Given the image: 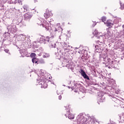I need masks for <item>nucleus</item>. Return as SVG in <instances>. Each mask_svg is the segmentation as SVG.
<instances>
[{"label":"nucleus","instance_id":"obj_19","mask_svg":"<svg viewBox=\"0 0 124 124\" xmlns=\"http://www.w3.org/2000/svg\"><path fill=\"white\" fill-rule=\"evenodd\" d=\"M47 79L48 78H43V79H42L40 81H38L39 85H41V86H42L43 84H44L46 82Z\"/></svg>","mask_w":124,"mask_h":124},{"label":"nucleus","instance_id":"obj_9","mask_svg":"<svg viewBox=\"0 0 124 124\" xmlns=\"http://www.w3.org/2000/svg\"><path fill=\"white\" fill-rule=\"evenodd\" d=\"M32 16L30 13H26L24 15V19L25 21H30Z\"/></svg>","mask_w":124,"mask_h":124},{"label":"nucleus","instance_id":"obj_18","mask_svg":"<svg viewBox=\"0 0 124 124\" xmlns=\"http://www.w3.org/2000/svg\"><path fill=\"white\" fill-rule=\"evenodd\" d=\"M113 66L112 68H117L118 67V62L116 61L113 60Z\"/></svg>","mask_w":124,"mask_h":124},{"label":"nucleus","instance_id":"obj_15","mask_svg":"<svg viewBox=\"0 0 124 124\" xmlns=\"http://www.w3.org/2000/svg\"><path fill=\"white\" fill-rule=\"evenodd\" d=\"M119 118L120 119V122L121 123H124V113H122L119 115Z\"/></svg>","mask_w":124,"mask_h":124},{"label":"nucleus","instance_id":"obj_33","mask_svg":"<svg viewBox=\"0 0 124 124\" xmlns=\"http://www.w3.org/2000/svg\"><path fill=\"white\" fill-rule=\"evenodd\" d=\"M100 43H103V42L102 41V42H100V41H98V44H99V45H101V44Z\"/></svg>","mask_w":124,"mask_h":124},{"label":"nucleus","instance_id":"obj_40","mask_svg":"<svg viewBox=\"0 0 124 124\" xmlns=\"http://www.w3.org/2000/svg\"><path fill=\"white\" fill-rule=\"evenodd\" d=\"M122 28H123V29H124V25H123L122 26Z\"/></svg>","mask_w":124,"mask_h":124},{"label":"nucleus","instance_id":"obj_25","mask_svg":"<svg viewBox=\"0 0 124 124\" xmlns=\"http://www.w3.org/2000/svg\"><path fill=\"white\" fill-rule=\"evenodd\" d=\"M47 87H48V85H47L46 81L41 86V88H43V89H46Z\"/></svg>","mask_w":124,"mask_h":124},{"label":"nucleus","instance_id":"obj_41","mask_svg":"<svg viewBox=\"0 0 124 124\" xmlns=\"http://www.w3.org/2000/svg\"><path fill=\"white\" fill-rule=\"evenodd\" d=\"M0 33H1V30L0 29Z\"/></svg>","mask_w":124,"mask_h":124},{"label":"nucleus","instance_id":"obj_5","mask_svg":"<svg viewBox=\"0 0 124 124\" xmlns=\"http://www.w3.org/2000/svg\"><path fill=\"white\" fill-rule=\"evenodd\" d=\"M7 30L9 32H16L17 31V28L15 25H8Z\"/></svg>","mask_w":124,"mask_h":124},{"label":"nucleus","instance_id":"obj_21","mask_svg":"<svg viewBox=\"0 0 124 124\" xmlns=\"http://www.w3.org/2000/svg\"><path fill=\"white\" fill-rule=\"evenodd\" d=\"M38 63H41L42 64H44V63H45V61L43 59H38Z\"/></svg>","mask_w":124,"mask_h":124},{"label":"nucleus","instance_id":"obj_4","mask_svg":"<svg viewBox=\"0 0 124 124\" xmlns=\"http://www.w3.org/2000/svg\"><path fill=\"white\" fill-rule=\"evenodd\" d=\"M37 24L39 25L40 26H42L43 28H45L46 31H49V28L45 25V23L46 22L43 19H37L36 20Z\"/></svg>","mask_w":124,"mask_h":124},{"label":"nucleus","instance_id":"obj_17","mask_svg":"<svg viewBox=\"0 0 124 124\" xmlns=\"http://www.w3.org/2000/svg\"><path fill=\"white\" fill-rule=\"evenodd\" d=\"M113 66L112 68H117L118 67V62L116 61L113 60Z\"/></svg>","mask_w":124,"mask_h":124},{"label":"nucleus","instance_id":"obj_43","mask_svg":"<svg viewBox=\"0 0 124 124\" xmlns=\"http://www.w3.org/2000/svg\"><path fill=\"white\" fill-rule=\"evenodd\" d=\"M39 56H41V54H39Z\"/></svg>","mask_w":124,"mask_h":124},{"label":"nucleus","instance_id":"obj_16","mask_svg":"<svg viewBox=\"0 0 124 124\" xmlns=\"http://www.w3.org/2000/svg\"><path fill=\"white\" fill-rule=\"evenodd\" d=\"M95 48V52L97 53H101V49L99 48V46L98 45H96Z\"/></svg>","mask_w":124,"mask_h":124},{"label":"nucleus","instance_id":"obj_3","mask_svg":"<svg viewBox=\"0 0 124 124\" xmlns=\"http://www.w3.org/2000/svg\"><path fill=\"white\" fill-rule=\"evenodd\" d=\"M53 38H54V36H52L51 37L46 36V37L44 36H42L40 38V42L46 44V42H49L50 40H51V39H53Z\"/></svg>","mask_w":124,"mask_h":124},{"label":"nucleus","instance_id":"obj_8","mask_svg":"<svg viewBox=\"0 0 124 124\" xmlns=\"http://www.w3.org/2000/svg\"><path fill=\"white\" fill-rule=\"evenodd\" d=\"M117 21V19H114L113 20V23H111L109 20H108L106 22H104L105 25H106L107 27H108V29H111L113 26H114V24H118V22H116Z\"/></svg>","mask_w":124,"mask_h":124},{"label":"nucleus","instance_id":"obj_38","mask_svg":"<svg viewBox=\"0 0 124 124\" xmlns=\"http://www.w3.org/2000/svg\"><path fill=\"white\" fill-rule=\"evenodd\" d=\"M54 31H58V30H57V28H55Z\"/></svg>","mask_w":124,"mask_h":124},{"label":"nucleus","instance_id":"obj_27","mask_svg":"<svg viewBox=\"0 0 124 124\" xmlns=\"http://www.w3.org/2000/svg\"><path fill=\"white\" fill-rule=\"evenodd\" d=\"M50 57V54L49 53H45V55L43 56L44 59L49 58Z\"/></svg>","mask_w":124,"mask_h":124},{"label":"nucleus","instance_id":"obj_44","mask_svg":"<svg viewBox=\"0 0 124 124\" xmlns=\"http://www.w3.org/2000/svg\"><path fill=\"white\" fill-rule=\"evenodd\" d=\"M49 78V79H51V78L49 77V78Z\"/></svg>","mask_w":124,"mask_h":124},{"label":"nucleus","instance_id":"obj_31","mask_svg":"<svg viewBox=\"0 0 124 124\" xmlns=\"http://www.w3.org/2000/svg\"><path fill=\"white\" fill-rule=\"evenodd\" d=\"M93 34H95L96 35H97L98 34V31H97L95 30V31L93 32Z\"/></svg>","mask_w":124,"mask_h":124},{"label":"nucleus","instance_id":"obj_22","mask_svg":"<svg viewBox=\"0 0 124 124\" xmlns=\"http://www.w3.org/2000/svg\"><path fill=\"white\" fill-rule=\"evenodd\" d=\"M63 61H64L65 62H69V56H67L64 57L63 58Z\"/></svg>","mask_w":124,"mask_h":124},{"label":"nucleus","instance_id":"obj_10","mask_svg":"<svg viewBox=\"0 0 124 124\" xmlns=\"http://www.w3.org/2000/svg\"><path fill=\"white\" fill-rule=\"evenodd\" d=\"M111 99L113 101H114V102H115V103L116 104V106L117 105H120V104H121V101L119 99L117 98L116 97L114 96H112Z\"/></svg>","mask_w":124,"mask_h":124},{"label":"nucleus","instance_id":"obj_30","mask_svg":"<svg viewBox=\"0 0 124 124\" xmlns=\"http://www.w3.org/2000/svg\"><path fill=\"white\" fill-rule=\"evenodd\" d=\"M57 57H56V58L58 59V60H60L61 59V55H59V53H57Z\"/></svg>","mask_w":124,"mask_h":124},{"label":"nucleus","instance_id":"obj_14","mask_svg":"<svg viewBox=\"0 0 124 124\" xmlns=\"http://www.w3.org/2000/svg\"><path fill=\"white\" fill-rule=\"evenodd\" d=\"M107 64H108V68H112V67L113 68V66L114 64V63H113V61L109 60Z\"/></svg>","mask_w":124,"mask_h":124},{"label":"nucleus","instance_id":"obj_32","mask_svg":"<svg viewBox=\"0 0 124 124\" xmlns=\"http://www.w3.org/2000/svg\"><path fill=\"white\" fill-rule=\"evenodd\" d=\"M99 58H100V59H103V60H104V57H103V56H102V55H101V54H100Z\"/></svg>","mask_w":124,"mask_h":124},{"label":"nucleus","instance_id":"obj_2","mask_svg":"<svg viewBox=\"0 0 124 124\" xmlns=\"http://www.w3.org/2000/svg\"><path fill=\"white\" fill-rule=\"evenodd\" d=\"M78 124H86L87 122V118H86V115L84 113H80L77 117Z\"/></svg>","mask_w":124,"mask_h":124},{"label":"nucleus","instance_id":"obj_39","mask_svg":"<svg viewBox=\"0 0 124 124\" xmlns=\"http://www.w3.org/2000/svg\"><path fill=\"white\" fill-rule=\"evenodd\" d=\"M34 2H37V0H34Z\"/></svg>","mask_w":124,"mask_h":124},{"label":"nucleus","instance_id":"obj_29","mask_svg":"<svg viewBox=\"0 0 124 124\" xmlns=\"http://www.w3.org/2000/svg\"><path fill=\"white\" fill-rule=\"evenodd\" d=\"M106 17H105V16H103L102 17V22H105V21H106Z\"/></svg>","mask_w":124,"mask_h":124},{"label":"nucleus","instance_id":"obj_11","mask_svg":"<svg viewBox=\"0 0 124 124\" xmlns=\"http://www.w3.org/2000/svg\"><path fill=\"white\" fill-rule=\"evenodd\" d=\"M66 111L67 113L65 114V116L66 117H67L68 115V119H69L70 120H73V119H74V115H73L71 113H70V112L67 109H66Z\"/></svg>","mask_w":124,"mask_h":124},{"label":"nucleus","instance_id":"obj_24","mask_svg":"<svg viewBox=\"0 0 124 124\" xmlns=\"http://www.w3.org/2000/svg\"><path fill=\"white\" fill-rule=\"evenodd\" d=\"M18 2L19 4H22V0H15L13 1V3L16 4Z\"/></svg>","mask_w":124,"mask_h":124},{"label":"nucleus","instance_id":"obj_36","mask_svg":"<svg viewBox=\"0 0 124 124\" xmlns=\"http://www.w3.org/2000/svg\"><path fill=\"white\" fill-rule=\"evenodd\" d=\"M6 33H7V34H9V33H8V32H5L4 35H6Z\"/></svg>","mask_w":124,"mask_h":124},{"label":"nucleus","instance_id":"obj_23","mask_svg":"<svg viewBox=\"0 0 124 124\" xmlns=\"http://www.w3.org/2000/svg\"><path fill=\"white\" fill-rule=\"evenodd\" d=\"M91 121V122H93V123H94V124H95V123H98V124H99V122H98V121L96 120V119H95V118L94 117H92Z\"/></svg>","mask_w":124,"mask_h":124},{"label":"nucleus","instance_id":"obj_12","mask_svg":"<svg viewBox=\"0 0 124 124\" xmlns=\"http://www.w3.org/2000/svg\"><path fill=\"white\" fill-rule=\"evenodd\" d=\"M80 73L84 79L90 80V78L89 76H88V75H87V74H86V72H85V71H84L83 69L80 70Z\"/></svg>","mask_w":124,"mask_h":124},{"label":"nucleus","instance_id":"obj_26","mask_svg":"<svg viewBox=\"0 0 124 124\" xmlns=\"http://www.w3.org/2000/svg\"><path fill=\"white\" fill-rule=\"evenodd\" d=\"M23 8L24 9V12H27L28 11V8H29V6L27 5H24L23 6Z\"/></svg>","mask_w":124,"mask_h":124},{"label":"nucleus","instance_id":"obj_35","mask_svg":"<svg viewBox=\"0 0 124 124\" xmlns=\"http://www.w3.org/2000/svg\"><path fill=\"white\" fill-rule=\"evenodd\" d=\"M58 98H59V99H60V100H61V99H62V95H60V96L58 97Z\"/></svg>","mask_w":124,"mask_h":124},{"label":"nucleus","instance_id":"obj_42","mask_svg":"<svg viewBox=\"0 0 124 124\" xmlns=\"http://www.w3.org/2000/svg\"><path fill=\"white\" fill-rule=\"evenodd\" d=\"M60 29H61L62 31V28H60Z\"/></svg>","mask_w":124,"mask_h":124},{"label":"nucleus","instance_id":"obj_20","mask_svg":"<svg viewBox=\"0 0 124 124\" xmlns=\"http://www.w3.org/2000/svg\"><path fill=\"white\" fill-rule=\"evenodd\" d=\"M38 60L39 59L36 58H33L32 59V62H33V63H37V64H38Z\"/></svg>","mask_w":124,"mask_h":124},{"label":"nucleus","instance_id":"obj_1","mask_svg":"<svg viewBox=\"0 0 124 124\" xmlns=\"http://www.w3.org/2000/svg\"><path fill=\"white\" fill-rule=\"evenodd\" d=\"M51 39L50 40H49L48 46L49 48H57V50H59V49H61V46H62V44L55 42L54 40H52Z\"/></svg>","mask_w":124,"mask_h":124},{"label":"nucleus","instance_id":"obj_6","mask_svg":"<svg viewBox=\"0 0 124 124\" xmlns=\"http://www.w3.org/2000/svg\"><path fill=\"white\" fill-rule=\"evenodd\" d=\"M60 47L61 49H62V48H63V49H64V50H71V48H72V46H71L69 45V43L67 42H64L61 44V46H60Z\"/></svg>","mask_w":124,"mask_h":124},{"label":"nucleus","instance_id":"obj_34","mask_svg":"<svg viewBox=\"0 0 124 124\" xmlns=\"http://www.w3.org/2000/svg\"><path fill=\"white\" fill-rule=\"evenodd\" d=\"M4 51L6 53H8V52H9V50H8V49H4Z\"/></svg>","mask_w":124,"mask_h":124},{"label":"nucleus","instance_id":"obj_28","mask_svg":"<svg viewBox=\"0 0 124 124\" xmlns=\"http://www.w3.org/2000/svg\"><path fill=\"white\" fill-rule=\"evenodd\" d=\"M35 56H36V55L34 53H32L31 54V58H34V57H35Z\"/></svg>","mask_w":124,"mask_h":124},{"label":"nucleus","instance_id":"obj_7","mask_svg":"<svg viewBox=\"0 0 124 124\" xmlns=\"http://www.w3.org/2000/svg\"><path fill=\"white\" fill-rule=\"evenodd\" d=\"M105 100V96L102 93H98V102L97 103L99 104V102H103Z\"/></svg>","mask_w":124,"mask_h":124},{"label":"nucleus","instance_id":"obj_37","mask_svg":"<svg viewBox=\"0 0 124 124\" xmlns=\"http://www.w3.org/2000/svg\"><path fill=\"white\" fill-rule=\"evenodd\" d=\"M20 37H21L22 38V37H24V36L23 35V34H21L20 35Z\"/></svg>","mask_w":124,"mask_h":124},{"label":"nucleus","instance_id":"obj_13","mask_svg":"<svg viewBox=\"0 0 124 124\" xmlns=\"http://www.w3.org/2000/svg\"><path fill=\"white\" fill-rule=\"evenodd\" d=\"M50 16H52V13L51 12H46L44 14V17L46 19H48Z\"/></svg>","mask_w":124,"mask_h":124},{"label":"nucleus","instance_id":"obj_45","mask_svg":"<svg viewBox=\"0 0 124 124\" xmlns=\"http://www.w3.org/2000/svg\"><path fill=\"white\" fill-rule=\"evenodd\" d=\"M121 60H123V58H121Z\"/></svg>","mask_w":124,"mask_h":124}]
</instances>
